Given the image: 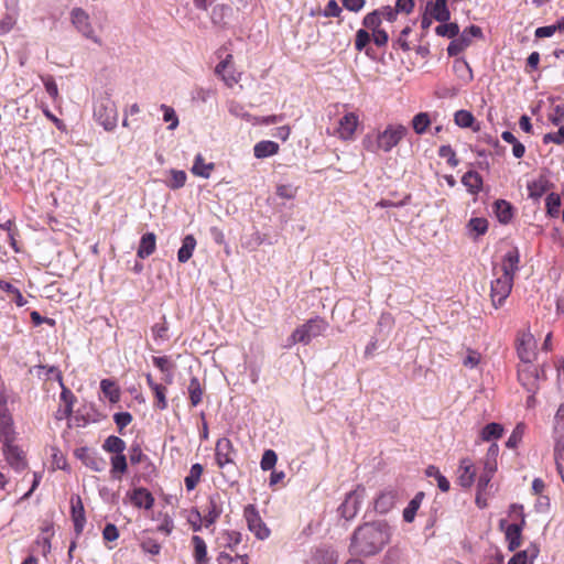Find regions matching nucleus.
I'll return each mask as SVG.
<instances>
[{
  "label": "nucleus",
  "mask_w": 564,
  "mask_h": 564,
  "mask_svg": "<svg viewBox=\"0 0 564 564\" xmlns=\"http://www.w3.org/2000/svg\"><path fill=\"white\" fill-rule=\"evenodd\" d=\"M102 536L106 541H109V542L116 541L119 538V532H118L117 527L112 523H108L102 531Z\"/></svg>",
  "instance_id": "obj_63"
},
{
  "label": "nucleus",
  "mask_w": 564,
  "mask_h": 564,
  "mask_svg": "<svg viewBox=\"0 0 564 564\" xmlns=\"http://www.w3.org/2000/svg\"><path fill=\"white\" fill-rule=\"evenodd\" d=\"M554 457L557 470L564 482V443L557 442L554 448Z\"/></svg>",
  "instance_id": "obj_51"
},
{
  "label": "nucleus",
  "mask_w": 564,
  "mask_h": 564,
  "mask_svg": "<svg viewBox=\"0 0 564 564\" xmlns=\"http://www.w3.org/2000/svg\"><path fill=\"white\" fill-rule=\"evenodd\" d=\"M364 497L365 489L361 487L347 494L344 502L338 508L340 516L346 520L355 518L360 509Z\"/></svg>",
  "instance_id": "obj_10"
},
{
  "label": "nucleus",
  "mask_w": 564,
  "mask_h": 564,
  "mask_svg": "<svg viewBox=\"0 0 564 564\" xmlns=\"http://www.w3.org/2000/svg\"><path fill=\"white\" fill-rule=\"evenodd\" d=\"M85 465L95 471H101L105 467V460L99 457L88 456L85 459Z\"/></svg>",
  "instance_id": "obj_62"
},
{
  "label": "nucleus",
  "mask_w": 564,
  "mask_h": 564,
  "mask_svg": "<svg viewBox=\"0 0 564 564\" xmlns=\"http://www.w3.org/2000/svg\"><path fill=\"white\" fill-rule=\"evenodd\" d=\"M102 448L108 453L117 455L124 452L126 443L120 437L110 435L105 440Z\"/></svg>",
  "instance_id": "obj_36"
},
{
  "label": "nucleus",
  "mask_w": 564,
  "mask_h": 564,
  "mask_svg": "<svg viewBox=\"0 0 564 564\" xmlns=\"http://www.w3.org/2000/svg\"><path fill=\"white\" fill-rule=\"evenodd\" d=\"M391 538V528L386 521L367 522L359 525L350 540V552L358 556H372L382 551Z\"/></svg>",
  "instance_id": "obj_1"
},
{
  "label": "nucleus",
  "mask_w": 564,
  "mask_h": 564,
  "mask_svg": "<svg viewBox=\"0 0 564 564\" xmlns=\"http://www.w3.org/2000/svg\"><path fill=\"white\" fill-rule=\"evenodd\" d=\"M196 247V239L192 235H187L184 237L182 247L178 249L177 259L181 263L187 262L194 252Z\"/></svg>",
  "instance_id": "obj_31"
},
{
  "label": "nucleus",
  "mask_w": 564,
  "mask_h": 564,
  "mask_svg": "<svg viewBox=\"0 0 564 564\" xmlns=\"http://www.w3.org/2000/svg\"><path fill=\"white\" fill-rule=\"evenodd\" d=\"M523 434H524V425L518 424L506 443L507 447L516 448L519 445V443L521 442Z\"/></svg>",
  "instance_id": "obj_55"
},
{
  "label": "nucleus",
  "mask_w": 564,
  "mask_h": 564,
  "mask_svg": "<svg viewBox=\"0 0 564 564\" xmlns=\"http://www.w3.org/2000/svg\"><path fill=\"white\" fill-rule=\"evenodd\" d=\"M113 421L117 424L119 431H122L132 421V415L129 412H118L113 415Z\"/></svg>",
  "instance_id": "obj_59"
},
{
  "label": "nucleus",
  "mask_w": 564,
  "mask_h": 564,
  "mask_svg": "<svg viewBox=\"0 0 564 564\" xmlns=\"http://www.w3.org/2000/svg\"><path fill=\"white\" fill-rule=\"evenodd\" d=\"M0 290L7 292L19 307H22L26 304V301L20 290L11 283L0 280Z\"/></svg>",
  "instance_id": "obj_41"
},
{
  "label": "nucleus",
  "mask_w": 564,
  "mask_h": 564,
  "mask_svg": "<svg viewBox=\"0 0 564 564\" xmlns=\"http://www.w3.org/2000/svg\"><path fill=\"white\" fill-rule=\"evenodd\" d=\"M218 564H249L247 555H231L227 552H220L217 556Z\"/></svg>",
  "instance_id": "obj_46"
},
{
  "label": "nucleus",
  "mask_w": 564,
  "mask_h": 564,
  "mask_svg": "<svg viewBox=\"0 0 564 564\" xmlns=\"http://www.w3.org/2000/svg\"><path fill=\"white\" fill-rule=\"evenodd\" d=\"M546 213L551 217H557L561 207V197L556 193H550L545 199Z\"/></svg>",
  "instance_id": "obj_45"
},
{
  "label": "nucleus",
  "mask_w": 564,
  "mask_h": 564,
  "mask_svg": "<svg viewBox=\"0 0 564 564\" xmlns=\"http://www.w3.org/2000/svg\"><path fill=\"white\" fill-rule=\"evenodd\" d=\"M203 466L200 464L192 465L189 469V474L185 477V486L188 491L195 489L197 484L199 482L200 476L203 474Z\"/></svg>",
  "instance_id": "obj_39"
},
{
  "label": "nucleus",
  "mask_w": 564,
  "mask_h": 564,
  "mask_svg": "<svg viewBox=\"0 0 564 564\" xmlns=\"http://www.w3.org/2000/svg\"><path fill=\"white\" fill-rule=\"evenodd\" d=\"M278 460V456L274 451L267 449L261 458L260 466L262 470H271L274 468Z\"/></svg>",
  "instance_id": "obj_52"
},
{
  "label": "nucleus",
  "mask_w": 564,
  "mask_h": 564,
  "mask_svg": "<svg viewBox=\"0 0 564 564\" xmlns=\"http://www.w3.org/2000/svg\"><path fill=\"white\" fill-rule=\"evenodd\" d=\"M100 389H101L102 393L105 394V397L108 398V400L111 403H116L119 401L120 390L115 381L109 380V379H102L100 382Z\"/></svg>",
  "instance_id": "obj_32"
},
{
  "label": "nucleus",
  "mask_w": 564,
  "mask_h": 564,
  "mask_svg": "<svg viewBox=\"0 0 564 564\" xmlns=\"http://www.w3.org/2000/svg\"><path fill=\"white\" fill-rule=\"evenodd\" d=\"M243 517L247 521L248 529L259 539L265 540L270 535V530L262 521L258 510L253 505L245 507Z\"/></svg>",
  "instance_id": "obj_8"
},
{
  "label": "nucleus",
  "mask_w": 564,
  "mask_h": 564,
  "mask_svg": "<svg viewBox=\"0 0 564 564\" xmlns=\"http://www.w3.org/2000/svg\"><path fill=\"white\" fill-rule=\"evenodd\" d=\"M397 499V490L392 488L384 489L375 500V510L382 514L388 513L394 507Z\"/></svg>",
  "instance_id": "obj_18"
},
{
  "label": "nucleus",
  "mask_w": 564,
  "mask_h": 564,
  "mask_svg": "<svg viewBox=\"0 0 564 564\" xmlns=\"http://www.w3.org/2000/svg\"><path fill=\"white\" fill-rule=\"evenodd\" d=\"M160 110L163 112V120L169 123L167 130L174 131L178 127V117L175 110L165 104L160 106Z\"/></svg>",
  "instance_id": "obj_43"
},
{
  "label": "nucleus",
  "mask_w": 564,
  "mask_h": 564,
  "mask_svg": "<svg viewBox=\"0 0 564 564\" xmlns=\"http://www.w3.org/2000/svg\"><path fill=\"white\" fill-rule=\"evenodd\" d=\"M94 118L107 131H112L118 124L116 102L108 95L100 96L94 104Z\"/></svg>",
  "instance_id": "obj_5"
},
{
  "label": "nucleus",
  "mask_w": 564,
  "mask_h": 564,
  "mask_svg": "<svg viewBox=\"0 0 564 564\" xmlns=\"http://www.w3.org/2000/svg\"><path fill=\"white\" fill-rule=\"evenodd\" d=\"M503 427L499 423H489L481 430V440L489 442L497 440L502 435Z\"/></svg>",
  "instance_id": "obj_44"
},
{
  "label": "nucleus",
  "mask_w": 564,
  "mask_h": 564,
  "mask_svg": "<svg viewBox=\"0 0 564 564\" xmlns=\"http://www.w3.org/2000/svg\"><path fill=\"white\" fill-rule=\"evenodd\" d=\"M382 21L380 18V13L377 10H373L372 12L365 15L362 20V24L366 29L370 30L371 32H375L377 30H380Z\"/></svg>",
  "instance_id": "obj_48"
},
{
  "label": "nucleus",
  "mask_w": 564,
  "mask_h": 564,
  "mask_svg": "<svg viewBox=\"0 0 564 564\" xmlns=\"http://www.w3.org/2000/svg\"><path fill=\"white\" fill-rule=\"evenodd\" d=\"M540 550L536 545H530L523 551L514 554L508 562V564H533L538 557Z\"/></svg>",
  "instance_id": "obj_23"
},
{
  "label": "nucleus",
  "mask_w": 564,
  "mask_h": 564,
  "mask_svg": "<svg viewBox=\"0 0 564 564\" xmlns=\"http://www.w3.org/2000/svg\"><path fill=\"white\" fill-rule=\"evenodd\" d=\"M438 155L443 159H446L447 160V163L452 166V167H455L458 165V160L456 158V153L455 151L453 150V148L451 145H442L440 149H438Z\"/></svg>",
  "instance_id": "obj_53"
},
{
  "label": "nucleus",
  "mask_w": 564,
  "mask_h": 564,
  "mask_svg": "<svg viewBox=\"0 0 564 564\" xmlns=\"http://www.w3.org/2000/svg\"><path fill=\"white\" fill-rule=\"evenodd\" d=\"M481 356L476 350L469 349L467 356L463 359V365L468 368H475L480 362Z\"/></svg>",
  "instance_id": "obj_60"
},
{
  "label": "nucleus",
  "mask_w": 564,
  "mask_h": 564,
  "mask_svg": "<svg viewBox=\"0 0 564 564\" xmlns=\"http://www.w3.org/2000/svg\"><path fill=\"white\" fill-rule=\"evenodd\" d=\"M454 120L458 127L469 128L474 123L475 118L471 112L467 110H458L454 115Z\"/></svg>",
  "instance_id": "obj_50"
},
{
  "label": "nucleus",
  "mask_w": 564,
  "mask_h": 564,
  "mask_svg": "<svg viewBox=\"0 0 564 564\" xmlns=\"http://www.w3.org/2000/svg\"><path fill=\"white\" fill-rule=\"evenodd\" d=\"M554 422H555V430L556 431H564V403L560 404L556 413H555V416H554Z\"/></svg>",
  "instance_id": "obj_64"
},
{
  "label": "nucleus",
  "mask_w": 564,
  "mask_h": 564,
  "mask_svg": "<svg viewBox=\"0 0 564 564\" xmlns=\"http://www.w3.org/2000/svg\"><path fill=\"white\" fill-rule=\"evenodd\" d=\"M426 12L438 22H447L451 19V12L446 0H435L426 4Z\"/></svg>",
  "instance_id": "obj_21"
},
{
  "label": "nucleus",
  "mask_w": 564,
  "mask_h": 564,
  "mask_svg": "<svg viewBox=\"0 0 564 564\" xmlns=\"http://www.w3.org/2000/svg\"><path fill=\"white\" fill-rule=\"evenodd\" d=\"M430 124L431 118L427 112H419L412 118V128L417 134L425 133Z\"/></svg>",
  "instance_id": "obj_38"
},
{
  "label": "nucleus",
  "mask_w": 564,
  "mask_h": 564,
  "mask_svg": "<svg viewBox=\"0 0 564 564\" xmlns=\"http://www.w3.org/2000/svg\"><path fill=\"white\" fill-rule=\"evenodd\" d=\"M36 375L40 378H44L46 380H55L63 387V378L61 371L54 366H39L36 370Z\"/></svg>",
  "instance_id": "obj_37"
},
{
  "label": "nucleus",
  "mask_w": 564,
  "mask_h": 564,
  "mask_svg": "<svg viewBox=\"0 0 564 564\" xmlns=\"http://www.w3.org/2000/svg\"><path fill=\"white\" fill-rule=\"evenodd\" d=\"M4 445V455L9 465L15 470H22L25 468L26 463L24 459L23 452L15 445L10 443H3Z\"/></svg>",
  "instance_id": "obj_19"
},
{
  "label": "nucleus",
  "mask_w": 564,
  "mask_h": 564,
  "mask_svg": "<svg viewBox=\"0 0 564 564\" xmlns=\"http://www.w3.org/2000/svg\"><path fill=\"white\" fill-rule=\"evenodd\" d=\"M215 73L229 88L234 87L240 79V74H238L234 68L231 54H228L221 62L217 64Z\"/></svg>",
  "instance_id": "obj_14"
},
{
  "label": "nucleus",
  "mask_w": 564,
  "mask_h": 564,
  "mask_svg": "<svg viewBox=\"0 0 564 564\" xmlns=\"http://www.w3.org/2000/svg\"><path fill=\"white\" fill-rule=\"evenodd\" d=\"M215 167L214 163H206L202 154H197L191 172L199 177L208 178Z\"/></svg>",
  "instance_id": "obj_29"
},
{
  "label": "nucleus",
  "mask_w": 564,
  "mask_h": 564,
  "mask_svg": "<svg viewBox=\"0 0 564 564\" xmlns=\"http://www.w3.org/2000/svg\"><path fill=\"white\" fill-rule=\"evenodd\" d=\"M543 142L545 144H547V143L564 144V126H560L557 132L546 133L543 137Z\"/></svg>",
  "instance_id": "obj_58"
},
{
  "label": "nucleus",
  "mask_w": 564,
  "mask_h": 564,
  "mask_svg": "<svg viewBox=\"0 0 564 564\" xmlns=\"http://www.w3.org/2000/svg\"><path fill=\"white\" fill-rule=\"evenodd\" d=\"M511 513H517L520 517V523L507 524V521L502 519L499 522V527L505 531L509 550L514 551L521 544V531L525 520L521 506H511Z\"/></svg>",
  "instance_id": "obj_6"
},
{
  "label": "nucleus",
  "mask_w": 564,
  "mask_h": 564,
  "mask_svg": "<svg viewBox=\"0 0 564 564\" xmlns=\"http://www.w3.org/2000/svg\"><path fill=\"white\" fill-rule=\"evenodd\" d=\"M187 391L189 394L191 404L193 406H197L202 402V399H203V388L200 386L198 378L193 377L189 380Z\"/></svg>",
  "instance_id": "obj_35"
},
{
  "label": "nucleus",
  "mask_w": 564,
  "mask_h": 564,
  "mask_svg": "<svg viewBox=\"0 0 564 564\" xmlns=\"http://www.w3.org/2000/svg\"><path fill=\"white\" fill-rule=\"evenodd\" d=\"M408 132V128L401 123H389L383 130L367 133L361 143L368 152L388 153L406 137Z\"/></svg>",
  "instance_id": "obj_3"
},
{
  "label": "nucleus",
  "mask_w": 564,
  "mask_h": 564,
  "mask_svg": "<svg viewBox=\"0 0 564 564\" xmlns=\"http://www.w3.org/2000/svg\"><path fill=\"white\" fill-rule=\"evenodd\" d=\"M496 215L500 223L507 224L512 218V207L506 200H497L496 204Z\"/></svg>",
  "instance_id": "obj_42"
},
{
  "label": "nucleus",
  "mask_w": 564,
  "mask_h": 564,
  "mask_svg": "<svg viewBox=\"0 0 564 564\" xmlns=\"http://www.w3.org/2000/svg\"><path fill=\"white\" fill-rule=\"evenodd\" d=\"M550 182L546 177L540 176L539 178L528 183L529 197L539 199L550 189Z\"/></svg>",
  "instance_id": "obj_26"
},
{
  "label": "nucleus",
  "mask_w": 564,
  "mask_h": 564,
  "mask_svg": "<svg viewBox=\"0 0 564 564\" xmlns=\"http://www.w3.org/2000/svg\"><path fill=\"white\" fill-rule=\"evenodd\" d=\"M423 498H424V494L417 492L414 496V498L409 502L406 508L403 510V520L405 522L410 523L414 520L416 511L419 510Z\"/></svg>",
  "instance_id": "obj_34"
},
{
  "label": "nucleus",
  "mask_w": 564,
  "mask_h": 564,
  "mask_svg": "<svg viewBox=\"0 0 564 564\" xmlns=\"http://www.w3.org/2000/svg\"><path fill=\"white\" fill-rule=\"evenodd\" d=\"M276 195L284 199H293L296 195V188L291 184H280L276 186Z\"/></svg>",
  "instance_id": "obj_57"
},
{
  "label": "nucleus",
  "mask_w": 564,
  "mask_h": 564,
  "mask_svg": "<svg viewBox=\"0 0 564 564\" xmlns=\"http://www.w3.org/2000/svg\"><path fill=\"white\" fill-rule=\"evenodd\" d=\"M476 468L470 458H463L457 469V481L464 488H469L475 481Z\"/></svg>",
  "instance_id": "obj_16"
},
{
  "label": "nucleus",
  "mask_w": 564,
  "mask_h": 564,
  "mask_svg": "<svg viewBox=\"0 0 564 564\" xmlns=\"http://www.w3.org/2000/svg\"><path fill=\"white\" fill-rule=\"evenodd\" d=\"M13 421L7 413L6 400L0 395V440L3 443H10L13 441Z\"/></svg>",
  "instance_id": "obj_15"
},
{
  "label": "nucleus",
  "mask_w": 564,
  "mask_h": 564,
  "mask_svg": "<svg viewBox=\"0 0 564 564\" xmlns=\"http://www.w3.org/2000/svg\"><path fill=\"white\" fill-rule=\"evenodd\" d=\"M70 21L74 28L86 39L96 44H101V40L96 35L91 25L89 14L82 8H74L70 11Z\"/></svg>",
  "instance_id": "obj_7"
},
{
  "label": "nucleus",
  "mask_w": 564,
  "mask_h": 564,
  "mask_svg": "<svg viewBox=\"0 0 564 564\" xmlns=\"http://www.w3.org/2000/svg\"><path fill=\"white\" fill-rule=\"evenodd\" d=\"M223 502L219 495H213L209 497L206 506L205 516L203 518L205 525H212L223 513Z\"/></svg>",
  "instance_id": "obj_20"
},
{
  "label": "nucleus",
  "mask_w": 564,
  "mask_h": 564,
  "mask_svg": "<svg viewBox=\"0 0 564 564\" xmlns=\"http://www.w3.org/2000/svg\"><path fill=\"white\" fill-rule=\"evenodd\" d=\"M520 254L518 249L508 251L502 260L501 274L491 282L490 297L497 308L509 296L514 274L519 270Z\"/></svg>",
  "instance_id": "obj_2"
},
{
  "label": "nucleus",
  "mask_w": 564,
  "mask_h": 564,
  "mask_svg": "<svg viewBox=\"0 0 564 564\" xmlns=\"http://www.w3.org/2000/svg\"><path fill=\"white\" fill-rule=\"evenodd\" d=\"M535 339L530 329H523L517 336V351L524 362H531L534 356Z\"/></svg>",
  "instance_id": "obj_12"
},
{
  "label": "nucleus",
  "mask_w": 564,
  "mask_h": 564,
  "mask_svg": "<svg viewBox=\"0 0 564 564\" xmlns=\"http://www.w3.org/2000/svg\"><path fill=\"white\" fill-rule=\"evenodd\" d=\"M111 474L113 477L120 478V475L124 474L128 468L127 458L123 453L117 454L111 457Z\"/></svg>",
  "instance_id": "obj_40"
},
{
  "label": "nucleus",
  "mask_w": 564,
  "mask_h": 564,
  "mask_svg": "<svg viewBox=\"0 0 564 564\" xmlns=\"http://www.w3.org/2000/svg\"><path fill=\"white\" fill-rule=\"evenodd\" d=\"M328 323L319 317H313L294 329L286 340L285 347L290 348L295 344L308 345L314 338L324 335Z\"/></svg>",
  "instance_id": "obj_4"
},
{
  "label": "nucleus",
  "mask_w": 564,
  "mask_h": 564,
  "mask_svg": "<svg viewBox=\"0 0 564 564\" xmlns=\"http://www.w3.org/2000/svg\"><path fill=\"white\" fill-rule=\"evenodd\" d=\"M236 449L227 437L219 438L215 447V458L219 468L235 464Z\"/></svg>",
  "instance_id": "obj_11"
},
{
  "label": "nucleus",
  "mask_w": 564,
  "mask_h": 564,
  "mask_svg": "<svg viewBox=\"0 0 564 564\" xmlns=\"http://www.w3.org/2000/svg\"><path fill=\"white\" fill-rule=\"evenodd\" d=\"M377 11L380 13L381 21L386 20L388 22H393L397 20L398 13L394 8L390 6L377 9Z\"/></svg>",
  "instance_id": "obj_61"
},
{
  "label": "nucleus",
  "mask_w": 564,
  "mask_h": 564,
  "mask_svg": "<svg viewBox=\"0 0 564 564\" xmlns=\"http://www.w3.org/2000/svg\"><path fill=\"white\" fill-rule=\"evenodd\" d=\"M193 556L196 564H207V545L203 538L199 535L192 536Z\"/></svg>",
  "instance_id": "obj_25"
},
{
  "label": "nucleus",
  "mask_w": 564,
  "mask_h": 564,
  "mask_svg": "<svg viewBox=\"0 0 564 564\" xmlns=\"http://www.w3.org/2000/svg\"><path fill=\"white\" fill-rule=\"evenodd\" d=\"M438 26H436L435 32L440 36H446L448 39H453L459 34V28L456 23H446L441 22Z\"/></svg>",
  "instance_id": "obj_49"
},
{
  "label": "nucleus",
  "mask_w": 564,
  "mask_h": 564,
  "mask_svg": "<svg viewBox=\"0 0 564 564\" xmlns=\"http://www.w3.org/2000/svg\"><path fill=\"white\" fill-rule=\"evenodd\" d=\"M131 502L138 508L151 509L154 498L145 488H137L130 495Z\"/></svg>",
  "instance_id": "obj_22"
},
{
  "label": "nucleus",
  "mask_w": 564,
  "mask_h": 564,
  "mask_svg": "<svg viewBox=\"0 0 564 564\" xmlns=\"http://www.w3.org/2000/svg\"><path fill=\"white\" fill-rule=\"evenodd\" d=\"M370 42V34L365 29H359L356 33L355 39V47L357 51L361 52L367 44Z\"/></svg>",
  "instance_id": "obj_56"
},
{
  "label": "nucleus",
  "mask_w": 564,
  "mask_h": 564,
  "mask_svg": "<svg viewBox=\"0 0 564 564\" xmlns=\"http://www.w3.org/2000/svg\"><path fill=\"white\" fill-rule=\"evenodd\" d=\"M70 509L75 533L78 536L82 534L86 523L85 510L79 496H73L70 498Z\"/></svg>",
  "instance_id": "obj_17"
},
{
  "label": "nucleus",
  "mask_w": 564,
  "mask_h": 564,
  "mask_svg": "<svg viewBox=\"0 0 564 564\" xmlns=\"http://www.w3.org/2000/svg\"><path fill=\"white\" fill-rule=\"evenodd\" d=\"M170 174H171V180L167 182V186L170 188L178 189L185 185L187 175L184 171L172 169L170 171Z\"/></svg>",
  "instance_id": "obj_47"
},
{
  "label": "nucleus",
  "mask_w": 564,
  "mask_h": 564,
  "mask_svg": "<svg viewBox=\"0 0 564 564\" xmlns=\"http://www.w3.org/2000/svg\"><path fill=\"white\" fill-rule=\"evenodd\" d=\"M481 35L482 32L479 26L470 25L466 28L457 39L449 43L447 46V54L449 56L458 55L470 45L473 37H480Z\"/></svg>",
  "instance_id": "obj_9"
},
{
  "label": "nucleus",
  "mask_w": 564,
  "mask_h": 564,
  "mask_svg": "<svg viewBox=\"0 0 564 564\" xmlns=\"http://www.w3.org/2000/svg\"><path fill=\"white\" fill-rule=\"evenodd\" d=\"M279 144L274 141L263 140L258 142L253 148V154L257 159H264L276 154Z\"/></svg>",
  "instance_id": "obj_27"
},
{
  "label": "nucleus",
  "mask_w": 564,
  "mask_h": 564,
  "mask_svg": "<svg viewBox=\"0 0 564 564\" xmlns=\"http://www.w3.org/2000/svg\"><path fill=\"white\" fill-rule=\"evenodd\" d=\"M152 391L156 398V408L160 410L166 409L167 408L166 388L159 383L156 387H153Z\"/></svg>",
  "instance_id": "obj_54"
},
{
  "label": "nucleus",
  "mask_w": 564,
  "mask_h": 564,
  "mask_svg": "<svg viewBox=\"0 0 564 564\" xmlns=\"http://www.w3.org/2000/svg\"><path fill=\"white\" fill-rule=\"evenodd\" d=\"M335 557L333 552L327 550H316L306 560L305 564H335Z\"/></svg>",
  "instance_id": "obj_33"
},
{
  "label": "nucleus",
  "mask_w": 564,
  "mask_h": 564,
  "mask_svg": "<svg viewBox=\"0 0 564 564\" xmlns=\"http://www.w3.org/2000/svg\"><path fill=\"white\" fill-rule=\"evenodd\" d=\"M156 247V237L153 232H147L141 237L140 245L138 248V257L145 259L150 257Z\"/></svg>",
  "instance_id": "obj_24"
},
{
  "label": "nucleus",
  "mask_w": 564,
  "mask_h": 564,
  "mask_svg": "<svg viewBox=\"0 0 564 564\" xmlns=\"http://www.w3.org/2000/svg\"><path fill=\"white\" fill-rule=\"evenodd\" d=\"M358 124L359 117L355 112H347L339 119L334 134L344 141L352 140Z\"/></svg>",
  "instance_id": "obj_13"
},
{
  "label": "nucleus",
  "mask_w": 564,
  "mask_h": 564,
  "mask_svg": "<svg viewBox=\"0 0 564 564\" xmlns=\"http://www.w3.org/2000/svg\"><path fill=\"white\" fill-rule=\"evenodd\" d=\"M466 228H467L468 235L471 238L477 239L479 236L485 235L486 231L488 230V220L482 217L471 218L468 221Z\"/></svg>",
  "instance_id": "obj_30"
},
{
  "label": "nucleus",
  "mask_w": 564,
  "mask_h": 564,
  "mask_svg": "<svg viewBox=\"0 0 564 564\" xmlns=\"http://www.w3.org/2000/svg\"><path fill=\"white\" fill-rule=\"evenodd\" d=\"M462 183L469 193L477 194L481 189L482 178L479 173L468 171L463 175Z\"/></svg>",
  "instance_id": "obj_28"
}]
</instances>
